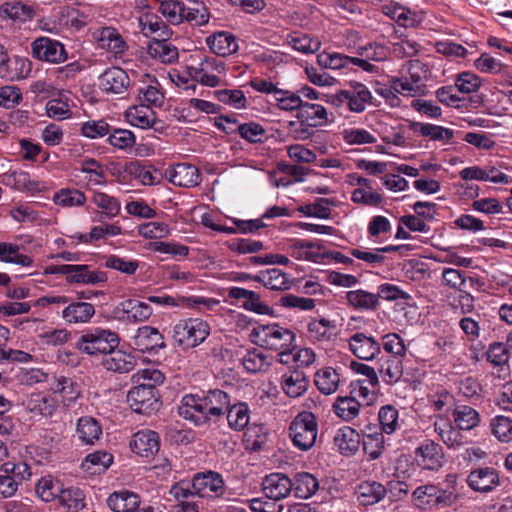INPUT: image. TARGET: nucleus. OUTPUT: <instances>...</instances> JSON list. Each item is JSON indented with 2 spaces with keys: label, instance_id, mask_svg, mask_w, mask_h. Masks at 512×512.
Here are the masks:
<instances>
[{
  "label": "nucleus",
  "instance_id": "1",
  "mask_svg": "<svg viewBox=\"0 0 512 512\" xmlns=\"http://www.w3.org/2000/svg\"><path fill=\"white\" fill-rule=\"evenodd\" d=\"M229 406L230 396L220 389H212L201 394L183 396L178 414L196 426H209L217 423Z\"/></svg>",
  "mask_w": 512,
  "mask_h": 512
},
{
  "label": "nucleus",
  "instance_id": "2",
  "mask_svg": "<svg viewBox=\"0 0 512 512\" xmlns=\"http://www.w3.org/2000/svg\"><path fill=\"white\" fill-rule=\"evenodd\" d=\"M132 380L136 385L128 392L127 401L133 411L143 415L157 411L161 402L156 386L164 382V374L155 368H145L133 374Z\"/></svg>",
  "mask_w": 512,
  "mask_h": 512
},
{
  "label": "nucleus",
  "instance_id": "3",
  "mask_svg": "<svg viewBox=\"0 0 512 512\" xmlns=\"http://www.w3.org/2000/svg\"><path fill=\"white\" fill-rule=\"evenodd\" d=\"M251 341L259 347L278 351L293 346L295 334L279 324L259 325L252 329Z\"/></svg>",
  "mask_w": 512,
  "mask_h": 512
},
{
  "label": "nucleus",
  "instance_id": "4",
  "mask_svg": "<svg viewBox=\"0 0 512 512\" xmlns=\"http://www.w3.org/2000/svg\"><path fill=\"white\" fill-rule=\"evenodd\" d=\"M117 333L102 328H94L84 332L76 343L79 351L88 355H107L119 345Z\"/></svg>",
  "mask_w": 512,
  "mask_h": 512
},
{
  "label": "nucleus",
  "instance_id": "5",
  "mask_svg": "<svg viewBox=\"0 0 512 512\" xmlns=\"http://www.w3.org/2000/svg\"><path fill=\"white\" fill-rule=\"evenodd\" d=\"M210 334L208 323L199 318L180 320L173 327V339L182 349L194 348L205 341Z\"/></svg>",
  "mask_w": 512,
  "mask_h": 512
},
{
  "label": "nucleus",
  "instance_id": "6",
  "mask_svg": "<svg viewBox=\"0 0 512 512\" xmlns=\"http://www.w3.org/2000/svg\"><path fill=\"white\" fill-rule=\"evenodd\" d=\"M370 90L360 82H353L347 89L340 90L328 97V102L336 108L354 113H362L371 102Z\"/></svg>",
  "mask_w": 512,
  "mask_h": 512
},
{
  "label": "nucleus",
  "instance_id": "7",
  "mask_svg": "<svg viewBox=\"0 0 512 512\" xmlns=\"http://www.w3.org/2000/svg\"><path fill=\"white\" fill-rule=\"evenodd\" d=\"M317 434L316 417L309 411L298 413L289 427V436L293 445L302 451H308L315 445Z\"/></svg>",
  "mask_w": 512,
  "mask_h": 512
},
{
  "label": "nucleus",
  "instance_id": "8",
  "mask_svg": "<svg viewBox=\"0 0 512 512\" xmlns=\"http://www.w3.org/2000/svg\"><path fill=\"white\" fill-rule=\"evenodd\" d=\"M434 432L438 439L453 451L460 450L469 443L464 431L455 425L451 418L444 414L435 415L433 421Z\"/></svg>",
  "mask_w": 512,
  "mask_h": 512
},
{
  "label": "nucleus",
  "instance_id": "9",
  "mask_svg": "<svg viewBox=\"0 0 512 512\" xmlns=\"http://www.w3.org/2000/svg\"><path fill=\"white\" fill-rule=\"evenodd\" d=\"M225 72V63L215 57H204L197 65L189 67L193 81L208 87H217L220 84L218 75Z\"/></svg>",
  "mask_w": 512,
  "mask_h": 512
},
{
  "label": "nucleus",
  "instance_id": "10",
  "mask_svg": "<svg viewBox=\"0 0 512 512\" xmlns=\"http://www.w3.org/2000/svg\"><path fill=\"white\" fill-rule=\"evenodd\" d=\"M31 54L33 58L39 61L54 64H59L67 59V52L64 45L48 37L36 38L31 43Z\"/></svg>",
  "mask_w": 512,
  "mask_h": 512
},
{
  "label": "nucleus",
  "instance_id": "11",
  "mask_svg": "<svg viewBox=\"0 0 512 512\" xmlns=\"http://www.w3.org/2000/svg\"><path fill=\"white\" fill-rule=\"evenodd\" d=\"M194 488L202 498H220L226 494L223 477L215 471L197 473L193 477Z\"/></svg>",
  "mask_w": 512,
  "mask_h": 512
},
{
  "label": "nucleus",
  "instance_id": "12",
  "mask_svg": "<svg viewBox=\"0 0 512 512\" xmlns=\"http://www.w3.org/2000/svg\"><path fill=\"white\" fill-rule=\"evenodd\" d=\"M413 498L417 506L445 507L453 503L455 497L453 491L441 489L436 485L427 484L417 487L413 492Z\"/></svg>",
  "mask_w": 512,
  "mask_h": 512
},
{
  "label": "nucleus",
  "instance_id": "13",
  "mask_svg": "<svg viewBox=\"0 0 512 512\" xmlns=\"http://www.w3.org/2000/svg\"><path fill=\"white\" fill-rule=\"evenodd\" d=\"M152 308L136 299H127L120 302L114 309L115 317L120 321L138 323L146 321L152 315Z\"/></svg>",
  "mask_w": 512,
  "mask_h": 512
},
{
  "label": "nucleus",
  "instance_id": "14",
  "mask_svg": "<svg viewBox=\"0 0 512 512\" xmlns=\"http://www.w3.org/2000/svg\"><path fill=\"white\" fill-rule=\"evenodd\" d=\"M415 460L423 469L437 470L443 463L442 447L433 440H424L415 450Z\"/></svg>",
  "mask_w": 512,
  "mask_h": 512
},
{
  "label": "nucleus",
  "instance_id": "15",
  "mask_svg": "<svg viewBox=\"0 0 512 512\" xmlns=\"http://www.w3.org/2000/svg\"><path fill=\"white\" fill-rule=\"evenodd\" d=\"M133 344L141 352L157 353L166 347L164 336L152 326H142L133 337Z\"/></svg>",
  "mask_w": 512,
  "mask_h": 512
},
{
  "label": "nucleus",
  "instance_id": "16",
  "mask_svg": "<svg viewBox=\"0 0 512 512\" xmlns=\"http://www.w3.org/2000/svg\"><path fill=\"white\" fill-rule=\"evenodd\" d=\"M467 484L476 492L488 493L500 484L499 474L492 467H479L469 473Z\"/></svg>",
  "mask_w": 512,
  "mask_h": 512
},
{
  "label": "nucleus",
  "instance_id": "17",
  "mask_svg": "<svg viewBox=\"0 0 512 512\" xmlns=\"http://www.w3.org/2000/svg\"><path fill=\"white\" fill-rule=\"evenodd\" d=\"M131 450L145 458L154 456L160 448V438L157 432L152 430H140L135 433L130 441Z\"/></svg>",
  "mask_w": 512,
  "mask_h": 512
},
{
  "label": "nucleus",
  "instance_id": "18",
  "mask_svg": "<svg viewBox=\"0 0 512 512\" xmlns=\"http://www.w3.org/2000/svg\"><path fill=\"white\" fill-rule=\"evenodd\" d=\"M130 86L128 74L119 67H111L99 76V87L105 93L121 94Z\"/></svg>",
  "mask_w": 512,
  "mask_h": 512
},
{
  "label": "nucleus",
  "instance_id": "19",
  "mask_svg": "<svg viewBox=\"0 0 512 512\" xmlns=\"http://www.w3.org/2000/svg\"><path fill=\"white\" fill-rule=\"evenodd\" d=\"M245 279L259 282L266 288L276 291L288 290L293 284L289 275L278 268L262 270L257 275H245Z\"/></svg>",
  "mask_w": 512,
  "mask_h": 512
},
{
  "label": "nucleus",
  "instance_id": "20",
  "mask_svg": "<svg viewBox=\"0 0 512 512\" xmlns=\"http://www.w3.org/2000/svg\"><path fill=\"white\" fill-rule=\"evenodd\" d=\"M349 347L357 358L366 361L373 360L381 351V344L374 337L361 332L351 336Z\"/></svg>",
  "mask_w": 512,
  "mask_h": 512
},
{
  "label": "nucleus",
  "instance_id": "21",
  "mask_svg": "<svg viewBox=\"0 0 512 512\" xmlns=\"http://www.w3.org/2000/svg\"><path fill=\"white\" fill-rule=\"evenodd\" d=\"M66 281L70 284L96 285L107 281V274L103 271L90 270L88 265L69 264Z\"/></svg>",
  "mask_w": 512,
  "mask_h": 512
},
{
  "label": "nucleus",
  "instance_id": "22",
  "mask_svg": "<svg viewBox=\"0 0 512 512\" xmlns=\"http://www.w3.org/2000/svg\"><path fill=\"white\" fill-rule=\"evenodd\" d=\"M308 387L309 379L303 370H289L281 377V388L290 398L301 397L306 393Z\"/></svg>",
  "mask_w": 512,
  "mask_h": 512
},
{
  "label": "nucleus",
  "instance_id": "23",
  "mask_svg": "<svg viewBox=\"0 0 512 512\" xmlns=\"http://www.w3.org/2000/svg\"><path fill=\"white\" fill-rule=\"evenodd\" d=\"M292 490V481L288 476L281 473H273L265 477L263 481V491L267 498L273 501H279Z\"/></svg>",
  "mask_w": 512,
  "mask_h": 512
},
{
  "label": "nucleus",
  "instance_id": "24",
  "mask_svg": "<svg viewBox=\"0 0 512 512\" xmlns=\"http://www.w3.org/2000/svg\"><path fill=\"white\" fill-rule=\"evenodd\" d=\"M93 38L102 49L114 54L123 53L127 45L120 33L113 27H101L93 32Z\"/></svg>",
  "mask_w": 512,
  "mask_h": 512
},
{
  "label": "nucleus",
  "instance_id": "25",
  "mask_svg": "<svg viewBox=\"0 0 512 512\" xmlns=\"http://www.w3.org/2000/svg\"><path fill=\"white\" fill-rule=\"evenodd\" d=\"M169 181L179 187H194L200 183L198 169L191 164L179 163L168 170Z\"/></svg>",
  "mask_w": 512,
  "mask_h": 512
},
{
  "label": "nucleus",
  "instance_id": "26",
  "mask_svg": "<svg viewBox=\"0 0 512 512\" xmlns=\"http://www.w3.org/2000/svg\"><path fill=\"white\" fill-rule=\"evenodd\" d=\"M228 296L236 300H241L242 306L246 310L262 315L269 314L271 311V308L261 301L260 295L252 290H247L241 287H232L228 291Z\"/></svg>",
  "mask_w": 512,
  "mask_h": 512
},
{
  "label": "nucleus",
  "instance_id": "27",
  "mask_svg": "<svg viewBox=\"0 0 512 512\" xmlns=\"http://www.w3.org/2000/svg\"><path fill=\"white\" fill-rule=\"evenodd\" d=\"M206 43L214 54L223 57L236 53L239 48L236 37L227 31H219L208 36Z\"/></svg>",
  "mask_w": 512,
  "mask_h": 512
},
{
  "label": "nucleus",
  "instance_id": "28",
  "mask_svg": "<svg viewBox=\"0 0 512 512\" xmlns=\"http://www.w3.org/2000/svg\"><path fill=\"white\" fill-rule=\"evenodd\" d=\"M333 443L342 455H354L359 449L360 434L355 429L344 426L336 431Z\"/></svg>",
  "mask_w": 512,
  "mask_h": 512
},
{
  "label": "nucleus",
  "instance_id": "29",
  "mask_svg": "<svg viewBox=\"0 0 512 512\" xmlns=\"http://www.w3.org/2000/svg\"><path fill=\"white\" fill-rule=\"evenodd\" d=\"M127 116L133 126L142 129L154 128L156 131L163 128L162 122L155 118V112L146 104L130 109Z\"/></svg>",
  "mask_w": 512,
  "mask_h": 512
},
{
  "label": "nucleus",
  "instance_id": "30",
  "mask_svg": "<svg viewBox=\"0 0 512 512\" xmlns=\"http://www.w3.org/2000/svg\"><path fill=\"white\" fill-rule=\"evenodd\" d=\"M451 416L452 422L464 432L473 430L481 421L479 412L473 407L465 404L455 405Z\"/></svg>",
  "mask_w": 512,
  "mask_h": 512
},
{
  "label": "nucleus",
  "instance_id": "31",
  "mask_svg": "<svg viewBox=\"0 0 512 512\" xmlns=\"http://www.w3.org/2000/svg\"><path fill=\"white\" fill-rule=\"evenodd\" d=\"M61 315L69 324L87 323L95 315V308L88 302H72L62 310Z\"/></svg>",
  "mask_w": 512,
  "mask_h": 512
},
{
  "label": "nucleus",
  "instance_id": "32",
  "mask_svg": "<svg viewBox=\"0 0 512 512\" xmlns=\"http://www.w3.org/2000/svg\"><path fill=\"white\" fill-rule=\"evenodd\" d=\"M355 493L359 504L371 506L380 502L386 496V488L381 483L366 481L357 486Z\"/></svg>",
  "mask_w": 512,
  "mask_h": 512
},
{
  "label": "nucleus",
  "instance_id": "33",
  "mask_svg": "<svg viewBox=\"0 0 512 512\" xmlns=\"http://www.w3.org/2000/svg\"><path fill=\"white\" fill-rule=\"evenodd\" d=\"M135 357L122 350L113 349L103 360V366L113 372L128 373L134 369Z\"/></svg>",
  "mask_w": 512,
  "mask_h": 512
},
{
  "label": "nucleus",
  "instance_id": "34",
  "mask_svg": "<svg viewBox=\"0 0 512 512\" xmlns=\"http://www.w3.org/2000/svg\"><path fill=\"white\" fill-rule=\"evenodd\" d=\"M107 504L114 512H136L140 506L139 495L129 491L112 493Z\"/></svg>",
  "mask_w": 512,
  "mask_h": 512
},
{
  "label": "nucleus",
  "instance_id": "35",
  "mask_svg": "<svg viewBox=\"0 0 512 512\" xmlns=\"http://www.w3.org/2000/svg\"><path fill=\"white\" fill-rule=\"evenodd\" d=\"M379 373L386 384H394L403 376V358L383 356L379 359Z\"/></svg>",
  "mask_w": 512,
  "mask_h": 512
},
{
  "label": "nucleus",
  "instance_id": "36",
  "mask_svg": "<svg viewBox=\"0 0 512 512\" xmlns=\"http://www.w3.org/2000/svg\"><path fill=\"white\" fill-rule=\"evenodd\" d=\"M148 54L162 63L171 64L178 60V49L169 41L153 38L148 45Z\"/></svg>",
  "mask_w": 512,
  "mask_h": 512
},
{
  "label": "nucleus",
  "instance_id": "37",
  "mask_svg": "<svg viewBox=\"0 0 512 512\" xmlns=\"http://www.w3.org/2000/svg\"><path fill=\"white\" fill-rule=\"evenodd\" d=\"M297 118L301 123H307L314 128L325 125L328 122V115L325 107L320 104L303 103Z\"/></svg>",
  "mask_w": 512,
  "mask_h": 512
},
{
  "label": "nucleus",
  "instance_id": "38",
  "mask_svg": "<svg viewBox=\"0 0 512 512\" xmlns=\"http://www.w3.org/2000/svg\"><path fill=\"white\" fill-rule=\"evenodd\" d=\"M293 256L296 259L321 263L326 258V252H321V245L306 240H296L292 246Z\"/></svg>",
  "mask_w": 512,
  "mask_h": 512
},
{
  "label": "nucleus",
  "instance_id": "39",
  "mask_svg": "<svg viewBox=\"0 0 512 512\" xmlns=\"http://www.w3.org/2000/svg\"><path fill=\"white\" fill-rule=\"evenodd\" d=\"M93 203L101 209L98 221L103 223L105 219L111 220L120 213L121 205L117 198L104 192L93 193Z\"/></svg>",
  "mask_w": 512,
  "mask_h": 512
},
{
  "label": "nucleus",
  "instance_id": "40",
  "mask_svg": "<svg viewBox=\"0 0 512 512\" xmlns=\"http://www.w3.org/2000/svg\"><path fill=\"white\" fill-rule=\"evenodd\" d=\"M319 489L318 479L308 472L297 473L292 482V490L296 497L308 499Z\"/></svg>",
  "mask_w": 512,
  "mask_h": 512
},
{
  "label": "nucleus",
  "instance_id": "41",
  "mask_svg": "<svg viewBox=\"0 0 512 512\" xmlns=\"http://www.w3.org/2000/svg\"><path fill=\"white\" fill-rule=\"evenodd\" d=\"M31 66V62L25 57H9L0 77L10 81L24 79L31 72Z\"/></svg>",
  "mask_w": 512,
  "mask_h": 512
},
{
  "label": "nucleus",
  "instance_id": "42",
  "mask_svg": "<svg viewBox=\"0 0 512 512\" xmlns=\"http://www.w3.org/2000/svg\"><path fill=\"white\" fill-rule=\"evenodd\" d=\"M335 321L325 318L313 319L308 324V333L311 339L320 342L331 341L337 335Z\"/></svg>",
  "mask_w": 512,
  "mask_h": 512
},
{
  "label": "nucleus",
  "instance_id": "43",
  "mask_svg": "<svg viewBox=\"0 0 512 512\" xmlns=\"http://www.w3.org/2000/svg\"><path fill=\"white\" fill-rule=\"evenodd\" d=\"M50 390L55 394H60L66 406H70L79 396L76 383L65 376L53 377Z\"/></svg>",
  "mask_w": 512,
  "mask_h": 512
},
{
  "label": "nucleus",
  "instance_id": "44",
  "mask_svg": "<svg viewBox=\"0 0 512 512\" xmlns=\"http://www.w3.org/2000/svg\"><path fill=\"white\" fill-rule=\"evenodd\" d=\"M409 129L414 133H418L424 137H429L433 141H450L454 136L453 130L429 123L410 122Z\"/></svg>",
  "mask_w": 512,
  "mask_h": 512
},
{
  "label": "nucleus",
  "instance_id": "45",
  "mask_svg": "<svg viewBox=\"0 0 512 512\" xmlns=\"http://www.w3.org/2000/svg\"><path fill=\"white\" fill-rule=\"evenodd\" d=\"M346 300L350 306L358 310H376L379 306L378 296L362 289L348 291Z\"/></svg>",
  "mask_w": 512,
  "mask_h": 512
},
{
  "label": "nucleus",
  "instance_id": "46",
  "mask_svg": "<svg viewBox=\"0 0 512 512\" xmlns=\"http://www.w3.org/2000/svg\"><path fill=\"white\" fill-rule=\"evenodd\" d=\"M58 500L66 512H80L86 507L85 495L81 489L76 487L62 489Z\"/></svg>",
  "mask_w": 512,
  "mask_h": 512
},
{
  "label": "nucleus",
  "instance_id": "47",
  "mask_svg": "<svg viewBox=\"0 0 512 512\" xmlns=\"http://www.w3.org/2000/svg\"><path fill=\"white\" fill-rule=\"evenodd\" d=\"M77 434L83 443L94 444L102 435V428L96 419L85 416L78 420Z\"/></svg>",
  "mask_w": 512,
  "mask_h": 512
},
{
  "label": "nucleus",
  "instance_id": "48",
  "mask_svg": "<svg viewBox=\"0 0 512 512\" xmlns=\"http://www.w3.org/2000/svg\"><path fill=\"white\" fill-rule=\"evenodd\" d=\"M442 281L443 284L456 289L458 291H462L466 289L469 284V287H474L476 284H479V279L474 277H465L464 272L454 269V268H444L442 271Z\"/></svg>",
  "mask_w": 512,
  "mask_h": 512
},
{
  "label": "nucleus",
  "instance_id": "49",
  "mask_svg": "<svg viewBox=\"0 0 512 512\" xmlns=\"http://www.w3.org/2000/svg\"><path fill=\"white\" fill-rule=\"evenodd\" d=\"M209 17V11L202 2L195 0L185 2L183 22L186 21L193 26H202L208 23Z\"/></svg>",
  "mask_w": 512,
  "mask_h": 512
},
{
  "label": "nucleus",
  "instance_id": "50",
  "mask_svg": "<svg viewBox=\"0 0 512 512\" xmlns=\"http://www.w3.org/2000/svg\"><path fill=\"white\" fill-rule=\"evenodd\" d=\"M315 385L325 395L334 393L339 386V374L332 367H325L315 374Z\"/></svg>",
  "mask_w": 512,
  "mask_h": 512
},
{
  "label": "nucleus",
  "instance_id": "51",
  "mask_svg": "<svg viewBox=\"0 0 512 512\" xmlns=\"http://www.w3.org/2000/svg\"><path fill=\"white\" fill-rule=\"evenodd\" d=\"M62 489V483L52 476L40 478L35 487L38 497L44 502H50L56 498L58 499Z\"/></svg>",
  "mask_w": 512,
  "mask_h": 512
},
{
  "label": "nucleus",
  "instance_id": "52",
  "mask_svg": "<svg viewBox=\"0 0 512 512\" xmlns=\"http://www.w3.org/2000/svg\"><path fill=\"white\" fill-rule=\"evenodd\" d=\"M26 406L31 413L45 417L51 416L56 409L54 401L42 393H32Z\"/></svg>",
  "mask_w": 512,
  "mask_h": 512
},
{
  "label": "nucleus",
  "instance_id": "53",
  "mask_svg": "<svg viewBox=\"0 0 512 512\" xmlns=\"http://www.w3.org/2000/svg\"><path fill=\"white\" fill-rule=\"evenodd\" d=\"M0 14L14 21L25 22L33 18L34 11L21 2H8L0 7Z\"/></svg>",
  "mask_w": 512,
  "mask_h": 512
},
{
  "label": "nucleus",
  "instance_id": "54",
  "mask_svg": "<svg viewBox=\"0 0 512 512\" xmlns=\"http://www.w3.org/2000/svg\"><path fill=\"white\" fill-rule=\"evenodd\" d=\"M229 426L236 430H243L249 423V408L245 403L229 406L226 411Z\"/></svg>",
  "mask_w": 512,
  "mask_h": 512
},
{
  "label": "nucleus",
  "instance_id": "55",
  "mask_svg": "<svg viewBox=\"0 0 512 512\" xmlns=\"http://www.w3.org/2000/svg\"><path fill=\"white\" fill-rule=\"evenodd\" d=\"M159 12L173 25L183 23L185 2L178 0H164L160 3Z\"/></svg>",
  "mask_w": 512,
  "mask_h": 512
},
{
  "label": "nucleus",
  "instance_id": "56",
  "mask_svg": "<svg viewBox=\"0 0 512 512\" xmlns=\"http://www.w3.org/2000/svg\"><path fill=\"white\" fill-rule=\"evenodd\" d=\"M360 403L355 396L338 397L334 403V411L337 416L345 421L354 419L360 411Z\"/></svg>",
  "mask_w": 512,
  "mask_h": 512
},
{
  "label": "nucleus",
  "instance_id": "57",
  "mask_svg": "<svg viewBox=\"0 0 512 512\" xmlns=\"http://www.w3.org/2000/svg\"><path fill=\"white\" fill-rule=\"evenodd\" d=\"M0 261L13 263L21 266H31V257L19 253V246L11 243H0Z\"/></svg>",
  "mask_w": 512,
  "mask_h": 512
},
{
  "label": "nucleus",
  "instance_id": "58",
  "mask_svg": "<svg viewBox=\"0 0 512 512\" xmlns=\"http://www.w3.org/2000/svg\"><path fill=\"white\" fill-rule=\"evenodd\" d=\"M4 178L8 185L17 190L35 191L39 189V182L31 180L29 173L23 170L6 173Z\"/></svg>",
  "mask_w": 512,
  "mask_h": 512
},
{
  "label": "nucleus",
  "instance_id": "59",
  "mask_svg": "<svg viewBox=\"0 0 512 512\" xmlns=\"http://www.w3.org/2000/svg\"><path fill=\"white\" fill-rule=\"evenodd\" d=\"M487 360L494 366L500 367L501 371L508 370V361L510 352L506 344L502 342H494L489 345L486 352Z\"/></svg>",
  "mask_w": 512,
  "mask_h": 512
},
{
  "label": "nucleus",
  "instance_id": "60",
  "mask_svg": "<svg viewBox=\"0 0 512 512\" xmlns=\"http://www.w3.org/2000/svg\"><path fill=\"white\" fill-rule=\"evenodd\" d=\"M351 57L341 53L322 52L317 55V62L324 69L339 70L351 67Z\"/></svg>",
  "mask_w": 512,
  "mask_h": 512
},
{
  "label": "nucleus",
  "instance_id": "61",
  "mask_svg": "<svg viewBox=\"0 0 512 512\" xmlns=\"http://www.w3.org/2000/svg\"><path fill=\"white\" fill-rule=\"evenodd\" d=\"M237 133L249 143H263L267 139L266 130L256 122L239 124L236 127Z\"/></svg>",
  "mask_w": 512,
  "mask_h": 512
},
{
  "label": "nucleus",
  "instance_id": "62",
  "mask_svg": "<svg viewBox=\"0 0 512 512\" xmlns=\"http://www.w3.org/2000/svg\"><path fill=\"white\" fill-rule=\"evenodd\" d=\"M242 365L247 372L257 373L266 371L270 366V362L266 355L256 349H253L243 356Z\"/></svg>",
  "mask_w": 512,
  "mask_h": 512
},
{
  "label": "nucleus",
  "instance_id": "63",
  "mask_svg": "<svg viewBox=\"0 0 512 512\" xmlns=\"http://www.w3.org/2000/svg\"><path fill=\"white\" fill-rule=\"evenodd\" d=\"M288 43L296 51L312 54L317 52L321 47V42L317 38H312L307 34H294L288 37Z\"/></svg>",
  "mask_w": 512,
  "mask_h": 512
},
{
  "label": "nucleus",
  "instance_id": "64",
  "mask_svg": "<svg viewBox=\"0 0 512 512\" xmlns=\"http://www.w3.org/2000/svg\"><path fill=\"white\" fill-rule=\"evenodd\" d=\"M493 435L501 442L512 441V419L506 416H496L490 423Z\"/></svg>",
  "mask_w": 512,
  "mask_h": 512
}]
</instances>
